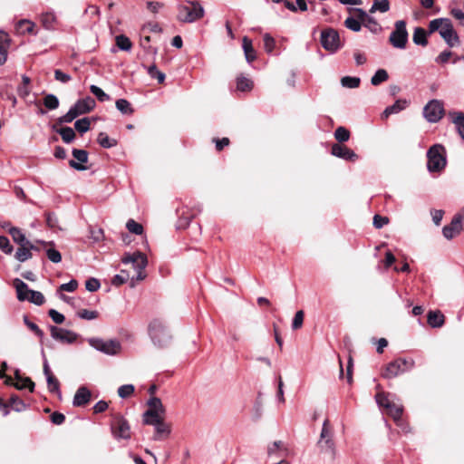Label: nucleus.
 <instances>
[{
	"label": "nucleus",
	"mask_w": 464,
	"mask_h": 464,
	"mask_svg": "<svg viewBox=\"0 0 464 464\" xmlns=\"http://www.w3.org/2000/svg\"><path fill=\"white\" fill-rule=\"evenodd\" d=\"M34 24L28 20H21L18 23V28L22 30L23 33L32 34L34 31Z\"/></svg>",
	"instance_id": "obj_59"
},
{
	"label": "nucleus",
	"mask_w": 464,
	"mask_h": 464,
	"mask_svg": "<svg viewBox=\"0 0 464 464\" xmlns=\"http://www.w3.org/2000/svg\"><path fill=\"white\" fill-rule=\"evenodd\" d=\"M149 334L154 344L159 347L166 346L170 340L167 327L160 319H154L150 323Z\"/></svg>",
	"instance_id": "obj_6"
},
{
	"label": "nucleus",
	"mask_w": 464,
	"mask_h": 464,
	"mask_svg": "<svg viewBox=\"0 0 464 464\" xmlns=\"http://www.w3.org/2000/svg\"><path fill=\"white\" fill-rule=\"evenodd\" d=\"M322 46L331 53L336 52L341 47L339 34L333 28H327L321 33Z\"/></svg>",
	"instance_id": "obj_11"
},
{
	"label": "nucleus",
	"mask_w": 464,
	"mask_h": 464,
	"mask_svg": "<svg viewBox=\"0 0 464 464\" xmlns=\"http://www.w3.org/2000/svg\"><path fill=\"white\" fill-rule=\"evenodd\" d=\"M413 365V360H406L404 358L396 359L386 365L382 376L385 379L394 378L400 373L411 369Z\"/></svg>",
	"instance_id": "obj_8"
},
{
	"label": "nucleus",
	"mask_w": 464,
	"mask_h": 464,
	"mask_svg": "<svg viewBox=\"0 0 464 464\" xmlns=\"http://www.w3.org/2000/svg\"><path fill=\"white\" fill-rule=\"evenodd\" d=\"M13 285L16 290V296L19 301H28L36 305H42L45 302V298L41 292L29 289L23 280L15 278L13 281Z\"/></svg>",
	"instance_id": "obj_4"
},
{
	"label": "nucleus",
	"mask_w": 464,
	"mask_h": 464,
	"mask_svg": "<svg viewBox=\"0 0 464 464\" xmlns=\"http://www.w3.org/2000/svg\"><path fill=\"white\" fill-rule=\"evenodd\" d=\"M391 44L398 49H404L408 42V32L406 23L403 20L395 22L394 30L389 37Z\"/></svg>",
	"instance_id": "obj_9"
},
{
	"label": "nucleus",
	"mask_w": 464,
	"mask_h": 464,
	"mask_svg": "<svg viewBox=\"0 0 464 464\" xmlns=\"http://www.w3.org/2000/svg\"><path fill=\"white\" fill-rule=\"evenodd\" d=\"M165 412L146 411L143 413V423L146 425L155 426L164 419Z\"/></svg>",
	"instance_id": "obj_23"
},
{
	"label": "nucleus",
	"mask_w": 464,
	"mask_h": 464,
	"mask_svg": "<svg viewBox=\"0 0 464 464\" xmlns=\"http://www.w3.org/2000/svg\"><path fill=\"white\" fill-rule=\"evenodd\" d=\"M332 154L337 158L349 161H355L358 160L357 154L353 150L338 143L332 146Z\"/></svg>",
	"instance_id": "obj_17"
},
{
	"label": "nucleus",
	"mask_w": 464,
	"mask_h": 464,
	"mask_svg": "<svg viewBox=\"0 0 464 464\" xmlns=\"http://www.w3.org/2000/svg\"><path fill=\"white\" fill-rule=\"evenodd\" d=\"M389 10H390L389 0H373V4L370 9V13L373 14L376 11H380L381 13H386Z\"/></svg>",
	"instance_id": "obj_34"
},
{
	"label": "nucleus",
	"mask_w": 464,
	"mask_h": 464,
	"mask_svg": "<svg viewBox=\"0 0 464 464\" xmlns=\"http://www.w3.org/2000/svg\"><path fill=\"white\" fill-rule=\"evenodd\" d=\"M8 233L11 235L14 242L19 245V246L24 245L26 246L31 243V241L26 238L25 235L18 227H10Z\"/></svg>",
	"instance_id": "obj_26"
},
{
	"label": "nucleus",
	"mask_w": 464,
	"mask_h": 464,
	"mask_svg": "<svg viewBox=\"0 0 464 464\" xmlns=\"http://www.w3.org/2000/svg\"><path fill=\"white\" fill-rule=\"evenodd\" d=\"M253 87V82L244 76H239L237 79V88L241 92L250 91Z\"/></svg>",
	"instance_id": "obj_43"
},
{
	"label": "nucleus",
	"mask_w": 464,
	"mask_h": 464,
	"mask_svg": "<svg viewBox=\"0 0 464 464\" xmlns=\"http://www.w3.org/2000/svg\"><path fill=\"white\" fill-rule=\"evenodd\" d=\"M263 38L266 52L268 53H272L276 46L275 39L269 34H265Z\"/></svg>",
	"instance_id": "obj_54"
},
{
	"label": "nucleus",
	"mask_w": 464,
	"mask_h": 464,
	"mask_svg": "<svg viewBox=\"0 0 464 464\" xmlns=\"http://www.w3.org/2000/svg\"><path fill=\"white\" fill-rule=\"evenodd\" d=\"M116 45L122 51H130L131 49L132 44L130 40L123 35L120 34L116 36Z\"/></svg>",
	"instance_id": "obj_41"
},
{
	"label": "nucleus",
	"mask_w": 464,
	"mask_h": 464,
	"mask_svg": "<svg viewBox=\"0 0 464 464\" xmlns=\"http://www.w3.org/2000/svg\"><path fill=\"white\" fill-rule=\"evenodd\" d=\"M428 324L434 328L441 327L444 324V315L440 311H430Z\"/></svg>",
	"instance_id": "obj_28"
},
{
	"label": "nucleus",
	"mask_w": 464,
	"mask_h": 464,
	"mask_svg": "<svg viewBox=\"0 0 464 464\" xmlns=\"http://www.w3.org/2000/svg\"><path fill=\"white\" fill-rule=\"evenodd\" d=\"M353 10L358 14L360 20L367 23H372L375 27H378L376 21L372 17L369 16L363 9L354 8Z\"/></svg>",
	"instance_id": "obj_57"
},
{
	"label": "nucleus",
	"mask_w": 464,
	"mask_h": 464,
	"mask_svg": "<svg viewBox=\"0 0 464 464\" xmlns=\"http://www.w3.org/2000/svg\"><path fill=\"white\" fill-rule=\"evenodd\" d=\"M148 406H149V409L147 411L165 412V408H164L160 399L158 397H151L148 401Z\"/></svg>",
	"instance_id": "obj_40"
},
{
	"label": "nucleus",
	"mask_w": 464,
	"mask_h": 464,
	"mask_svg": "<svg viewBox=\"0 0 464 464\" xmlns=\"http://www.w3.org/2000/svg\"><path fill=\"white\" fill-rule=\"evenodd\" d=\"M72 156L79 162H76L75 160H72L69 161L70 167L80 171L86 170L87 167L83 166L81 163H85L88 161V152L84 150L73 149Z\"/></svg>",
	"instance_id": "obj_18"
},
{
	"label": "nucleus",
	"mask_w": 464,
	"mask_h": 464,
	"mask_svg": "<svg viewBox=\"0 0 464 464\" xmlns=\"http://www.w3.org/2000/svg\"><path fill=\"white\" fill-rule=\"evenodd\" d=\"M449 117L454 123L458 133L464 140V112L462 111H450Z\"/></svg>",
	"instance_id": "obj_21"
},
{
	"label": "nucleus",
	"mask_w": 464,
	"mask_h": 464,
	"mask_svg": "<svg viewBox=\"0 0 464 464\" xmlns=\"http://www.w3.org/2000/svg\"><path fill=\"white\" fill-rule=\"evenodd\" d=\"M6 404L8 408L12 407L15 411H23L26 409V404L17 395H12Z\"/></svg>",
	"instance_id": "obj_35"
},
{
	"label": "nucleus",
	"mask_w": 464,
	"mask_h": 464,
	"mask_svg": "<svg viewBox=\"0 0 464 464\" xmlns=\"http://www.w3.org/2000/svg\"><path fill=\"white\" fill-rule=\"evenodd\" d=\"M34 244L31 242L29 245H24L17 248L14 258L19 262H25L26 260L32 258Z\"/></svg>",
	"instance_id": "obj_22"
},
{
	"label": "nucleus",
	"mask_w": 464,
	"mask_h": 464,
	"mask_svg": "<svg viewBox=\"0 0 464 464\" xmlns=\"http://www.w3.org/2000/svg\"><path fill=\"white\" fill-rule=\"evenodd\" d=\"M12 384L18 390L28 388L30 392H34V382L28 377H25L22 379L20 382H16L15 383L12 382Z\"/></svg>",
	"instance_id": "obj_46"
},
{
	"label": "nucleus",
	"mask_w": 464,
	"mask_h": 464,
	"mask_svg": "<svg viewBox=\"0 0 464 464\" xmlns=\"http://www.w3.org/2000/svg\"><path fill=\"white\" fill-rule=\"evenodd\" d=\"M428 32L421 27H416L413 32L412 41L415 44L426 46L428 44Z\"/></svg>",
	"instance_id": "obj_27"
},
{
	"label": "nucleus",
	"mask_w": 464,
	"mask_h": 464,
	"mask_svg": "<svg viewBox=\"0 0 464 464\" xmlns=\"http://www.w3.org/2000/svg\"><path fill=\"white\" fill-rule=\"evenodd\" d=\"M443 114V102L440 100L430 101L423 109V115L429 122H438Z\"/></svg>",
	"instance_id": "obj_13"
},
{
	"label": "nucleus",
	"mask_w": 464,
	"mask_h": 464,
	"mask_svg": "<svg viewBox=\"0 0 464 464\" xmlns=\"http://www.w3.org/2000/svg\"><path fill=\"white\" fill-rule=\"evenodd\" d=\"M48 314L52 318V320L57 324H63L64 322V315L56 311L55 309H50Z\"/></svg>",
	"instance_id": "obj_64"
},
{
	"label": "nucleus",
	"mask_w": 464,
	"mask_h": 464,
	"mask_svg": "<svg viewBox=\"0 0 464 464\" xmlns=\"http://www.w3.org/2000/svg\"><path fill=\"white\" fill-rule=\"evenodd\" d=\"M334 138L339 142L347 141L350 138L349 130L344 127H338L334 131Z\"/></svg>",
	"instance_id": "obj_47"
},
{
	"label": "nucleus",
	"mask_w": 464,
	"mask_h": 464,
	"mask_svg": "<svg viewBox=\"0 0 464 464\" xmlns=\"http://www.w3.org/2000/svg\"><path fill=\"white\" fill-rule=\"evenodd\" d=\"M440 146H433L431 147L428 153V163L427 167L429 171L436 172L441 170L446 165V160L440 153Z\"/></svg>",
	"instance_id": "obj_12"
},
{
	"label": "nucleus",
	"mask_w": 464,
	"mask_h": 464,
	"mask_svg": "<svg viewBox=\"0 0 464 464\" xmlns=\"http://www.w3.org/2000/svg\"><path fill=\"white\" fill-rule=\"evenodd\" d=\"M129 279L131 280V283H130V286L133 287L135 286V283H134V280L135 277L134 276H130V273L126 270H121V274L119 275H116L113 276L112 280H111V283L114 285H121L124 283H126Z\"/></svg>",
	"instance_id": "obj_29"
},
{
	"label": "nucleus",
	"mask_w": 464,
	"mask_h": 464,
	"mask_svg": "<svg viewBox=\"0 0 464 464\" xmlns=\"http://www.w3.org/2000/svg\"><path fill=\"white\" fill-rule=\"evenodd\" d=\"M304 314L303 310H299L295 313L293 322H292L293 330H297L302 327L303 323H304Z\"/></svg>",
	"instance_id": "obj_53"
},
{
	"label": "nucleus",
	"mask_w": 464,
	"mask_h": 464,
	"mask_svg": "<svg viewBox=\"0 0 464 464\" xmlns=\"http://www.w3.org/2000/svg\"><path fill=\"white\" fill-rule=\"evenodd\" d=\"M154 427L156 430V434L154 436L155 440H161L162 436H169L171 430L170 426L163 420L156 424Z\"/></svg>",
	"instance_id": "obj_33"
},
{
	"label": "nucleus",
	"mask_w": 464,
	"mask_h": 464,
	"mask_svg": "<svg viewBox=\"0 0 464 464\" xmlns=\"http://www.w3.org/2000/svg\"><path fill=\"white\" fill-rule=\"evenodd\" d=\"M46 381L49 392H56L59 395V397H61L58 380L53 375H50L46 377Z\"/></svg>",
	"instance_id": "obj_48"
},
{
	"label": "nucleus",
	"mask_w": 464,
	"mask_h": 464,
	"mask_svg": "<svg viewBox=\"0 0 464 464\" xmlns=\"http://www.w3.org/2000/svg\"><path fill=\"white\" fill-rule=\"evenodd\" d=\"M24 322L25 325L31 331H33L37 336H39L40 338H42L44 336V332L38 327L37 324L31 322L27 316H24Z\"/></svg>",
	"instance_id": "obj_58"
},
{
	"label": "nucleus",
	"mask_w": 464,
	"mask_h": 464,
	"mask_svg": "<svg viewBox=\"0 0 464 464\" xmlns=\"http://www.w3.org/2000/svg\"><path fill=\"white\" fill-rule=\"evenodd\" d=\"M388 72L384 69H379L371 79V83L374 86L385 82L388 79Z\"/></svg>",
	"instance_id": "obj_39"
},
{
	"label": "nucleus",
	"mask_w": 464,
	"mask_h": 464,
	"mask_svg": "<svg viewBox=\"0 0 464 464\" xmlns=\"http://www.w3.org/2000/svg\"><path fill=\"white\" fill-rule=\"evenodd\" d=\"M390 393L380 392L376 394V402L380 407L385 409L386 413L389 414L398 424L401 421V413L403 408L401 405L395 403Z\"/></svg>",
	"instance_id": "obj_5"
},
{
	"label": "nucleus",
	"mask_w": 464,
	"mask_h": 464,
	"mask_svg": "<svg viewBox=\"0 0 464 464\" xmlns=\"http://www.w3.org/2000/svg\"><path fill=\"white\" fill-rule=\"evenodd\" d=\"M9 38L6 33L0 31V65L4 64L7 58Z\"/></svg>",
	"instance_id": "obj_25"
},
{
	"label": "nucleus",
	"mask_w": 464,
	"mask_h": 464,
	"mask_svg": "<svg viewBox=\"0 0 464 464\" xmlns=\"http://www.w3.org/2000/svg\"><path fill=\"white\" fill-rule=\"evenodd\" d=\"M462 229V224L459 219L452 218L450 225H447L442 229V234L447 239H452L460 233Z\"/></svg>",
	"instance_id": "obj_19"
},
{
	"label": "nucleus",
	"mask_w": 464,
	"mask_h": 464,
	"mask_svg": "<svg viewBox=\"0 0 464 464\" xmlns=\"http://www.w3.org/2000/svg\"><path fill=\"white\" fill-rule=\"evenodd\" d=\"M123 264H131L136 275L134 276L136 281H141L146 277L144 269L147 266L148 260L144 254L137 251L133 254H126L122 259Z\"/></svg>",
	"instance_id": "obj_7"
},
{
	"label": "nucleus",
	"mask_w": 464,
	"mask_h": 464,
	"mask_svg": "<svg viewBox=\"0 0 464 464\" xmlns=\"http://www.w3.org/2000/svg\"><path fill=\"white\" fill-rule=\"evenodd\" d=\"M89 344L105 354L116 355L121 352V345L117 340H103L101 338H91L88 340Z\"/></svg>",
	"instance_id": "obj_10"
},
{
	"label": "nucleus",
	"mask_w": 464,
	"mask_h": 464,
	"mask_svg": "<svg viewBox=\"0 0 464 464\" xmlns=\"http://www.w3.org/2000/svg\"><path fill=\"white\" fill-rule=\"evenodd\" d=\"M97 141L98 143L102 147V148H106V149H109V148H111V147H114L116 146L117 144V141L116 140L114 139H110L108 137V135L104 132H100L99 135H98V139H97Z\"/></svg>",
	"instance_id": "obj_36"
},
{
	"label": "nucleus",
	"mask_w": 464,
	"mask_h": 464,
	"mask_svg": "<svg viewBox=\"0 0 464 464\" xmlns=\"http://www.w3.org/2000/svg\"><path fill=\"white\" fill-rule=\"evenodd\" d=\"M91 92L96 96L100 102H105L110 100V96L105 93L100 87L96 85L90 86Z\"/></svg>",
	"instance_id": "obj_49"
},
{
	"label": "nucleus",
	"mask_w": 464,
	"mask_h": 464,
	"mask_svg": "<svg viewBox=\"0 0 464 464\" xmlns=\"http://www.w3.org/2000/svg\"><path fill=\"white\" fill-rule=\"evenodd\" d=\"M361 80L358 77L344 76L341 79L342 86L345 88H357Z\"/></svg>",
	"instance_id": "obj_44"
},
{
	"label": "nucleus",
	"mask_w": 464,
	"mask_h": 464,
	"mask_svg": "<svg viewBox=\"0 0 464 464\" xmlns=\"http://www.w3.org/2000/svg\"><path fill=\"white\" fill-rule=\"evenodd\" d=\"M59 100L54 94H46L44 98V105L48 110H55L59 107Z\"/></svg>",
	"instance_id": "obj_42"
},
{
	"label": "nucleus",
	"mask_w": 464,
	"mask_h": 464,
	"mask_svg": "<svg viewBox=\"0 0 464 464\" xmlns=\"http://www.w3.org/2000/svg\"><path fill=\"white\" fill-rule=\"evenodd\" d=\"M46 256L53 263H59L62 260L61 253L53 247L46 248Z\"/></svg>",
	"instance_id": "obj_56"
},
{
	"label": "nucleus",
	"mask_w": 464,
	"mask_h": 464,
	"mask_svg": "<svg viewBox=\"0 0 464 464\" xmlns=\"http://www.w3.org/2000/svg\"><path fill=\"white\" fill-rule=\"evenodd\" d=\"M91 400V392L84 386L80 387L73 397V405L76 407L86 405Z\"/></svg>",
	"instance_id": "obj_20"
},
{
	"label": "nucleus",
	"mask_w": 464,
	"mask_h": 464,
	"mask_svg": "<svg viewBox=\"0 0 464 464\" xmlns=\"http://www.w3.org/2000/svg\"><path fill=\"white\" fill-rule=\"evenodd\" d=\"M243 50L246 55V59L248 63L253 62L256 59V53L252 45V41L245 36L243 38Z\"/></svg>",
	"instance_id": "obj_30"
},
{
	"label": "nucleus",
	"mask_w": 464,
	"mask_h": 464,
	"mask_svg": "<svg viewBox=\"0 0 464 464\" xmlns=\"http://www.w3.org/2000/svg\"><path fill=\"white\" fill-rule=\"evenodd\" d=\"M95 107V101L92 97L78 100L73 106L70 108L68 112L61 116L57 122L59 124L70 123L82 114H85L92 111Z\"/></svg>",
	"instance_id": "obj_3"
},
{
	"label": "nucleus",
	"mask_w": 464,
	"mask_h": 464,
	"mask_svg": "<svg viewBox=\"0 0 464 464\" xmlns=\"http://www.w3.org/2000/svg\"><path fill=\"white\" fill-rule=\"evenodd\" d=\"M285 450L284 444L281 440L275 441L267 449V454L269 457L273 456L276 451Z\"/></svg>",
	"instance_id": "obj_61"
},
{
	"label": "nucleus",
	"mask_w": 464,
	"mask_h": 464,
	"mask_svg": "<svg viewBox=\"0 0 464 464\" xmlns=\"http://www.w3.org/2000/svg\"><path fill=\"white\" fill-rule=\"evenodd\" d=\"M205 14L203 6L197 1H186L178 6L177 18L182 23H194Z\"/></svg>",
	"instance_id": "obj_2"
},
{
	"label": "nucleus",
	"mask_w": 464,
	"mask_h": 464,
	"mask_svg": "<svg viewBox=\"0 0 464 464\" xmlns=\"http://www.w3.org/2000/svg\"><path fill=\"white\" fill-rule=\"evenodd\" d=\"M450 22L449 18H437L431 20L429 24V34H433L436 31H442V28Z\"/></svg>",
	"instance_id": "obj_32"
},
{
	"label": "nucleus",
	"mask_w": 464,
	"mask_h": 464,
	"mask_svg": "<svg viewBox=\"0 0 464 464\" xmlns=\"http://www.w3.org/2000/svg\"><path fill=\"white\" fill-rule=\"evenodd\" d=\"M51 336L61 343H72L76 341L78 334L72 331L60 328L54 325L49 327Z\"/></svg>",
	"instance_id": "obj_15"
},
{
	"label": "nucleus",
	"mask_w": 464,
	"mask_h": 464,
	"mask_svg": "<svg viewBox=\"0 0 464 464\" xmlns=\"http://www.w3.org/2000/svg\"><path fill=\"white\" fill-rule=\"evenodd\" d=\"M408 106L406 100H398L392 105L388 106L382 114V118H388L391 114H395L404 110Z\"/></svg>",
	"instance_id": "obj_24"
},
{
	"label": "nucleus",
	"mask_w": 464,
	"mask_h": 464,
	"mask_svg": "<svg viewBox=\"0 0 464 464\" xmlns=\"http://www.w3.org/2000/svg\"><path fill=\"white\" fill-rule=\"evenodd\" d=\"M53 130H55V131L61 135L63 140L65 143H71L75 139V132L71 127L55 129L53 126Z\"/></svg>",
	"instance_id": "obj_31"
},
{
	"label": "nucleus",
	"mask_w": 464,
	"mask_h": 464,
	"mask_svg": "<svg viewBox=\"0 0 464 464\" xmlns=\"http://www.w3.org/2000/svg\"><path fill=\"white\" fill-rule=\"evenodd\" d=\"M334 435V428L331 425L330 420L325 419L317 441V447L321 452L330 455L332 459H334L336 455Z\"/></svg>",
	"instance_id": "obj_1"
},
{
	"label": "nucleus",
	"mask_w": 464,
	"mask_h": 464,
	"mask_svg": "<svg viewBox=\"0 0 464 464\" xmlns=\"http://www.w3.org/2000/svg\"><path fill=\"white\" fill-rule=\"evenodd\" d=\"M134 392V386L132 384H125V385H121L119 389H118V395L122 398V399H125V398H128L129 396H130L132 393Z\"/></svg>",
	"instance_id": "obj_52"
},
{
	"label": "nucleus",
	"mask_w": 464,
	"mask_h": 464,
	"mask_svg": "<svg viewBox=\"0 0 464 464\" xmlns=\"http://www.w3.org/2000/svg\"><path fill=\"white\" fill-rule=\"evenodd\" d=\"M145 68L147 70L148 74L151 78L157 79L159 83H162L165 81V73L159 71L155 64H152V65L145 67Z\"/></svg>",
	"instance_id": "obj_38"
},
{
	"label": "nucleus",
	"mask_w": 464,
	"mask_h": 464,
	"mask_svg": "<svg viewBox=\"0 0 464 464\" xmlns=\"http://www.w3.org/2000/svg\"><path fill=\"white\" fill-rule=\"evenodd\" d=\"M116 108L122 113V114H132L133 109L131 107V104L125 99H119L116 101Z\"/></svg>",
	"instance_id": "obj_37"
},
{
	"label": "nucleus",
	"mask_w": 464,
	"mask_h": 464,
	"mask_svg": "<svg viewBox=\"0 0 464 464\" xmlns=\"http://www.w3.org/2000/svg\"><path fill=\"white\" fill-rule=\"evenodd\" d=\"M90 238L95 243L103 239V230L102 228H90Z\"/></svg>",
	"instance_id": "obj_62"
},
{
	"label": "nucleus",
	"mask_w": 464,
	"mask_h": 464,
	"mask_svg": "<svg viewBox=\"0 0 464 464\" xmlns=\"http://www.w3.org/2000/svg\"><path fill=\"white\" fill-rule=\"evenodd\" d=\"M344 25L346 28L353 31V32H359L362 28V24L360 21L356 20L355 18L349 16L344 21Z\"/></svg>",
	"instance_id": "obj_50"
},
{
	"label": "nucleus",
	"mask_w": 464,
	"mask_h": 464,
	"mask_svg": "<svg viewBox=\"0 0 464 464\" xmlns=\"http://www.w3.org/2000/svg\"><path fill=\"white\" fill-rule=\"evenodd\" d=\"M440 35L447 43L450 47H454L459 44V37L453 28L452 23L450 22L440 31Z\"/></svg>",
	"instance_id": "obj_16"
},
{
	"label": "nucleus",
	"mask_w": 464,
	"mask_h": 464,
	"mask_svg": "<svg viewBox=\"0 0 464 464\" xmlns=\"http://www.w3.org/2000/svg\"><path fill=\"white\" fill-rule=\"evenodd\" d=\"M91 121L89 118H82L77 120L74 123V128L80 133H85L90 130Z\"/></svg>",
	"instance_id": "obj_45"
},
{
	"label": "nucleus",
	"mask_w": 464,
	"mask_h": 464,
	"mask_svg": "<svg viewBox=\"0 0 464 464\" xmlns=\"http://www.w3.org/2000/svg\"><path fill=\"white\" fill-rule=\"evenodd\" d=\"M126 227L130 233L136 234V235H141L143 232V227L140 224L137 223L133 219H130L127 224Z\"/></svg>",
	"instance_id": "obj_51"
},
{
	"label": "nucleus",
	"mask_w": 464,
	"mask_h": 464,
	"mask_svg": "<svg viewBox=\"0 0 464 464\" xmlns=\"http://www.w3.org/2000/svg\"><path fill=\"white\" fill-rule=\"evenodd\" d=\"M111 430L116 440L130 439V428L128 421L121 416L118 415L111 425Z\"/></svg>",
	"instance_id": "obj_14"
},
{
	"label": "nucleus",
	"mask_w": 464,
	"mask_h": 464,
	"mask_svg": "<svg viewBox=\"0 0 464 464\" xmlns=\"http://www.w3.org/2000/svg\"><path fill=\"white\" fill-rule=\"evenodd\" d=\"M101 286V284L96 278H89L85 283V288L90 292L97 291Z\"/></svg>",
	"instance_id": "obj_63"
},
{
	"label": "nucleus",
	"mask_w": 464,
	"mask_h": 464,
	"mask_svg": "<svg viewBox=\"0 0 464 464\" xmlns=\"http://www.w3.org/2000/svg\"><path fill=\"white\" fill-rule=\"evenodd\" d=\"M78 316L84 320H93L98 317V313L96 311H91L87 309H82L78 312Z\"/></svg>",
	"instance_id": "obj_60"
},
{
	"label": "nucleus",
	"mask_w": 464,
	"mask_h": 464,
	"mask_svg": "<svg viewBox=\"0 0 464 464\" xmlns=\"http://www.w3.org/2000/svg\"><path fill=\"white\" fill-rule=\"evenodd\" d=\"M0 249L6 255H10L14 250L9 239L5 236H0Z\"/></svg>",
	"instance_id": "obj_55"
}]
</instances>
